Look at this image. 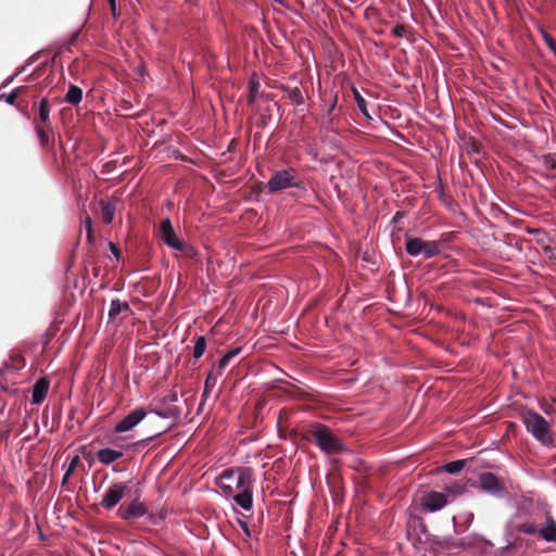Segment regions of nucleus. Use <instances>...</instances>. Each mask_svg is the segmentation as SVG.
Segmentation results:
<instances>
[{"label":"nucleus","mask_w":556,"mask_h":556,"mask_svg":"<svg viewBox=\"0 0 556 556\" xmlns=\"http://www.w3.org/2000/svg\"><path fill=\"white\" fill-rule=\"evenodd\" d=\"M302 439L315 443L327 454H339L344 450L340 439L336 437L329 427L319 422H313L302 429Z\"/></svg>","instance_id":"obj_1"},{"label":"nucleus","mask_w":556,"mask_h":556,"mask_svg":"<svg viewBox=\"0 0 556 556\" xmlns=\"http://www.w3.org/2000/svg\"><path fill=\"white\" fill-rule=\"evenodd\" d=\"M516 530L529 535H539L547 542H556V520L548 510L532 515L531 520L520 521Z\"/></svg>","instance_id":"obj_2"},{"label":"nucleus","mask_w":556,"mask_h":556,"mask_svg":"<svg viewBox=\"0 0 556 556\" xmlns=\"http://www.w3.org/2000/svg\"><path fill=\"white\" fill-rule=\"evenodd\" d=\"M521 419L528 432L545 445L553 443L551 426L539 413L528 409L521 414Z\"/></svg>","instance_id":"obj_3"},{"label":"nucleus","mask_w":556,"mask_h":556,"mask_svg":"<svg viewBox=\"0 0 556 556\" xmlns=\"http://www.w3.org/2000/svg\"><path fill=\"white\" fill-rule=\"evenodd\" d=\"M238 493L233 495V501L245 510H250L253 505V470L250 467L238 468L237 470Z\"/></svg>","instance_id":"obj_4"},{"label":"nucleus","mask_w":556,"mask_h":556,"mask_svg":"<svg viewBox=\"0 0 556 556\" xmlns=\"http://www.w3.org/2000/svg\"><path fill=\"white\" fill-rule=\"evenodd\" d=\"M303 188L294 168L277 170L267 182L268 193H277L288 188Z\"/></svg>","instance_id":"obj_5"},{"label":"nucleus","mask_w":556,"mask_h":556,"mask_svg":"<svg viewBox=\"0 0 556 556\" xmlns=\"http://www.w3.org/2000/svg\"><path fill=\"white\" fill-rule=\"evenodd\" d=\"M405 249L410 256L422 254L425 258H431L440 254L441 243L440 241H426L421 238H407Z\"/></svg>","instance_id":"obj_6"},{"label":"nucleus","mask_w":556,"mask_h":556,"mask_svg":"<svg viewBox=\"0 0 556 556\" xmlns=\"http://www.w3.org/2000/svg\"><path fill=\"white\" fill-rule=\"evenodd\" d=\"M127 484L124 482L113 483L103 494L100 505L105 509H112L124 497Z\"/></svg>","instance_id":"obj_7"},{"label":"nucleus","mask_w":556,"mask_h":556,"mask_svg":"<svg viewBox=\"0 0 556 556\" xmlns=\"http://www.w3.org/2000/svg\"><path fill=\"white\" fill-rule=\"evenodd\" d=\"M147 416V412L144 408L139 407L131 410L127 416H125L121 421H118L114 427V432L123 433L135 428L143 418Z\"/></svg>","instance_id":"obj_8"},{"label":"nucleus","mask_w":556,"mask_h":556,"mask_svg":"<svg viewBox=\"0 0 556 556\" xmlns=\"http://www.w3.org/2000/svg\"><path fill=\"white\" fill-rule=\"evenodd\" d=\"M148 509L143 503L138 500L129 504H123L117 509V515L124 520L137 519L147 514Z\"/></svg>","instance_id":"obj_9"},{"label":"nucleus","mask_w":556,"mask_h":556,"mask_svg":"<svg viewBox=\"0 0 556 556\" xmlns=\"http://www.w3.org/2000/svg\"><path fill=\"white\" fill-rule=\"evenodd\" d=\"M448 503L447 495L437 491L426 493L421 498L422 506L429 511H438Z\"/></svg>","instance_id":"obj_10"},{"label":"nucleus","mask_w":556,"mask_h":556,"mask_svg":"<svg viewBox=\"0 0 556 556\" xmlns=\"http://www.w3.org/2000/svg\"><path fill=\"white\" fill-rule=\"evenodd\" d=\"M159 236L170 249L177 247L178 242L182 240L177 236L169 218H165L160 223Z\"/></svg>","instance_id":"obj_11"},{"label":"nucleus","mask_w":556,"mask_h":556,"mask_svg":"<svg viewBox=\"0 0 556 556\" xmlns=\"http://www.w3.org/2000/svg\"><path fill=\"white\" fill-rule=\"evenodd\" d=\"M481 489L492 495H500L504 491V485L500 479L492 472H482L479 476Z\"/></svg>","instance_id":"obj_12"},{"label":"nucleus","mask_w":556,"mask_h":556,"mask_svg":"<svg viewBox=\"0 0 556 556\" xmlns=\"http://www.w3.org/2000/svg\"><path fill=\"white\" fill-rule=\"evenodd\" d=\"M48 390L49 381L46 378L38 379L33 387V404H40L47 396Z\"/></svg>","instance_id":"obj_13"},{"label":"nucleus","mask_w":556,"mask_h":556,"mask_svg":"<svg viewBox=\"0 0 556 556\" xmlns=\"http://www.w3.org/2000/svg\"><path fill=\"white\" fill-rule=\"evenodd\" d=\"M124 453L118 450L113 448H101L97 452V458L98 460L103 465H111L121 457H123Z\"/></svg>","instance_id":"obj_14"},{"label":"nucleus","mask_w":556,"mask_h":556,"mask_svg":"<svg viewBox=\"0 0 556 556\" xmlns=\"http://www.w3.org/2000/svg\"><path fill=\"white\" fill-rule=\"evenodd\" d=\"M101 218L105 225H110L115 215L116 206L112 201L101 199L99 202Z\"/></svg>","instance_id":"obj_15"},{"label":"nucleus","mask_w":556,"mask_h":556,"mask_svg":"<svg viewBox=\"0 0 556 556\" xmlns=\"http://www.w3.org/2000/svg\"><path fill=\"white\" fill-rule=\"evenodd\" d=\"M466 492V484L463 482H452L444 486V494L447 495L448 502L454 501L458 495Z\"/></svg>","instance_id":"obj_16"},{"label":"nucleus","mask_w":556,"mask_h":556,"mask_svg":"<svg viewBox=\"0 0 556 556\" xmlns=\"http://www.w3.org/2000/svg\"><path fill=\"white\" fill-rule=\"evenodd\" d=\"M38 118H39V122L43 126H47V128H50V126H51V123H50V106H49V101L46 98L41 99V101L39 102Z\"/></svg>","instance_id":"obj_17"},{"label":"nucleus","mask_w":556,"mask_h":556,"mask_svg":"<svg viewBox=\"0 0 556 556\" xmlns=\"http://www.w3.org/2000/svg\"><path fill=\"white\" fill-rule=\"evenodd\" d=\"M130 306L127 302H121L118 299H114L111 301L110 309H109V318L115 319L118 314L122 312H129Z\"/></svg>","instance_id":"obj_18"},{"label":"nucleus","mask_w":556,"mask_h":556,"mask_svg":"<svg viewBox=\"0 0 556 556\" xmlns=\"http://www.w3.org/2000/svg\"><path fill=\"white\" fill-rule=\"evenodd\" d=\"M260 80L255 74H253L249 79V93H248V103L252 104L255 102L258 90H260Z\"/></svg>","instance_id":"obj_19"},{"label":"nucleus","mask_w":556,"mask_h":556,"mask_svg":"<svg viewBox=\"0 0 556 556\" xmlns=\"http://www.w3.org/2000/svg\"><path fill=\"white\" fill-rule=\"evenodd\" d=\"M83 99V91L79 87L71 85L65 96V101L71 104H78Z\"/></svg>","instance_id":"obj_20"},{"label":"nucleus","mask_w":556,"mask_h":556,"mask_svg":"<svg viewBox=\"0 0 556 556\" xmlns=\"http://www.w3.org/2000/svg\"><path fill=\"white\" fill-rule=\"evenodd\" d=\"M241 348H235L230 351H228L218 362L217 365V371L218 375H222V371L225 369V367L230 363V361L236 357L240 352Z\"/></svg>","instance_id":"obj_21"},{"label":"nucleus","mask_w":556,"mask_h":556,"mask_svg":"<svg viewBox=\"0 0 556 556\" xmlns=\"http://www.w3.org/2000/svg\"><path fill=\"white\" fill-rule=\"evenodd\" d=\"M174 250L179 251L187 258H193L198 254L197 250L191 244L184 240L178 242L177 247H175Z\"/></svg>","instance_id":"obj_22"},{"label":"nucleus","mask_w":556,"mask_h":556,"mask_svg":"<svg viewBox=\"0 0 556 556\" xmlns=\"http://www.w3.org/2000/svg\"><path fill=\"white\" fill-rule=\"evenodd\" d=\"M36 132L39 137L40 143L42 147H46L50 142V132L52 131V128H47V126L36 124L35 126Z\"/></svg>","instance_id":"obj_23"},{"label":"nucleus","mask_w":556,"mask_h":556,"mask_svg":"<svg viewBox=\"0 0 556 556\" xmlns=\"http://www.w3.org/2000/svg\"><path fill=\"white\" fill-rule=\"evenodd\" d=\"M353 96L359 111L364 114L365 117L370 119L371 116L367 110V102L356 88H353Z\"/></svg>","instance_id":"obj_24"},{"label":"nucleus","mask_w":556,"mask_h":556,"mask_svg":"<svg viewBox=\"0 0 556 556\" xmlns=\"http://www.w3.org/2000/svg\"><path fill=\"white\" fill-rule=\"evenodd\" d=\"M216 382H217L216 377H214L212 372H208L206 376L205 382H204V389H203V393H202L203 400H206L208 397L210 393L216 386Z\"/></svg>","instance_id":"obj_25"},{"label":"nucleus","mask_w":556,"mask_h":556,"mask_svg":"<svg viewBox=\"0 0 556 556\" xmlns=\"http://www.w3.org/2000/svg\"><path fill=\"white\" fill-rule=\"evenodd\" d=\"M26 91V87L25 86H20L15 89H13L11 91V93L9 94H2L0 96V98H4L5 99V102L9 103L10 105H14L15 104V101L16 99Z\"/></svg>","instance_id":"obj_26"},{"label":"nucleus","mask_w":556,"mask_h":556,"mask_svg":"<svg viewBox=\"0 0 556 556\" xmlns=\"http://www.w3.org/2000/svg\"><path fill=\"white\" fill-rule=\"evenodd\" d=\"M205 349H206V339H205V337H203V336L198 337L197 340H195L194 348H193V356H194V358H200L204 354Z\"/></svg>","instance_id":"obj_27"},{"label":"nucleus","mask_w":556,"mask_h":556,"mask_svg":"<svg viewBox=\"0 0 556 556\" xmlns=\"http://www.w3.org/2000/svg\"><path fill=\"white\" fill-rule=\"evenodd\" d=\"M466 462L464 459L454 460L444 465V470L448 473H458L465 467Z\"/></svg>","instance_id":"obj_28"},{"label":"nucleus","mask_w":556,"mask_h":556,"mask_svg":"<svg viewBox=\"0 0 556 556\" xmlns=\"http://www.w3.org/2000/svg\"><path fill=\"white\" fill-rule=\"evenodd\" d=\"M288 98L290 101L294 102L298 105L304 104V97L300 88L295 87L289 90Z\"/></svg>","instance_id":"obj_29"},{"label":"nucleus","mask_w":556,"mask_h":556,"mask_svg":"<svg viewBox=\"0 0 556 556\" xmlns=\"http://www.w3.org/2000/svg\"><path fill=\"white\" fill-rule=\"evenodd\" d=\"M543 164L546 169H549V170L556 169V155H554V154L544 155Z\"/></svg>","instance_id":"obj_30"},{"label":"nucleus","mask_w":556,"mask_h":556,"mask_svg":"<svg viewBox=\"0 0 556 556\" xmlns=\"http://www.w3.org/2000/svg\"><path fill=\"white\" fill-rule=\"evenodd\" d=\"M408 31H409V28L407 26L400 25V24L395 25L391 30L392 35L397 38H402V37L406 36L408 34Z\"/></svg>","instance_id":"obj_31"},{"label":"nucleus","mask_w":556,"mask_h":556,"mask_svg":"<svg viewBox=\"0 0 556 556\" xmlns=\"http://www.w3.org/2000/svg\"><path fill=\"white\" fill-rule=\"evenodd\" d=\"M542 37L546 46L556 54V41L547 31L542 30Z\"/></svg>","instance_id":"obj_32"},{"label":"nucleus","mask_w":556,"mask_h":556,"mask_svg":"<svg viewBox=\"0 0 556 556\" xmlns=\"http://www.w3.org/2000/svg\"><path fill=\"white\" fill-rule=\"evenodd\" d=\"M79 462H80L79 456L78 455L74 456L71 459L70 465L66 470L73 473L74 470L76 469V467L78 466Z\"/></svg>","instance_id":"obj_33"},{"label":"nucleus","mask_w":556,"mask_h":556,"mask_svg":"<svg viewBox=\"0 0 556 556\" xmlns=\"http://www.w3.org/2000/svg\"><path fill=\"white\" fill-rule=\"evenodd\" d=\"M109 248H110V251L112 252V254L118 260L121 256H122V252L121 250L118 249V247L113 243V242H110L109 243Z\"/></svg>","instance_id":"obj_34"},{"label":"nucleus","mask_w":556,"mask_h":556,"mask_svg":"<svg viewBox=\"0 0 556 556\" xmlns=\"http://www.w3.org/2000/svg\"><path fill=\"white\" fill-rule=\"evenodd\" d=\"M178 397H177V393L176 392H170L169 394L165 395L162 400V402L164 403H173V402H177Z\"/></svg>","instance_id":"obj_35"},{"label":"nucleus","mask_w":556,"mask_h":556,"mask_svg":"<svg viewBox=\"0 0 556 556\" xmlns=\"http://www.w3.org/2000/svg\"><path fill=\"white\" fill-rule=\"evenodd\" d=\"M540 406H541V408L543 409V412H544L545 414H547V415H548V414H552V413H553V404H551V403H547V402L543 401V402H541V405H540Z\"/></svg>","instance_id":"obj_36"},{"label":"nucleus","mask_w":556,"mask_h":556,"mask_svg":"<svg viewBox=\"0 0 556 556\" xmlns=\"http://www.w3.org/2000/svg\"><path fill=\"white\" fill-rule=\"evenodd\" d=\"M239 526L244 532V534L250 538L251 536V530L249 528V525L245 521L239 520Z\"/></svg>","instance_id":"obj_37"},{"label":"nucleus","mask_w":556,"mask_h":556,"mask_svg":"<svg viewBox=\"0 0 556 556\" xmlns=\"http://www.w3.org/2000/svg\"><path fill=\"white\" fill-rule=\"evenodd\" d=\"M220 488L226 496H232L233 497V489L230 485H225L220 483Z\"/></svg>","instance_id":"obj_38"},{"label":"nucleus","mask_w":556,"mask_h":556,"mask_svg":"<svg viewBox=\"0 0 556 556\" xmlns=\"http://www.w3.org/2000/svg\"><path fill=\"white\" fill-rule=\"evenodd\" d=\"M108 2L110 4V9H111L113 17L116 18L118 16L117 8H116V1L115 0H108Z\"/></svg>","instance_id":"obj_39"},{"label":"nucleus","mask_w":556,"mask_h":556,"mask_svg":"<svg viewBox=\"0 0 556 556\" xmlns=\"http://www.w3.org/2000/svg\"><path fill=\"white\" fill-rule=\"evenodd\" d=\"M87 241L91 244L93 242V230L92 227H87Z\"/></svg>","instance_id":"obj_40"},{"label":"nucleus","mask_w":556,"mask_h":556,"mask_svg":"<svg viewBox=\"0 0 556 556\" xmlns=\"http://www.w3.org/2000/svg\"><path fill=\"white\" fill-rule=\"evenodd\" d=\"M84 223H85V227L86 228L87 227H92V220H91L89 215H86Z\"/></svg>","instance_id":"obj_41"},{"label":"nucleus","mask_w":556,"mask_h":556,"mask_svg":"<svg viewBox=\"0 0 556 556\" xmlns=\"http://www.w3.org/2000/svg\"><path fill=\"white\" fill-rule=\"evenodd\" d=\"M233 477V471H226L222 475L220 479H230Z\"/></svg>","instance_id":"obj_42"},{"label":"nucleus","mask_w":556,"mask_h":556,"mask_svg":"<svg viewBox=\"0 0 556 556\" xmlns=\"http://www.w3.org/2000/svg\"><path fill=\"white\" fill-rule=\"evenodd\" d=\"M440 198L441 200L444 202V203H447L448 200H451L450 197H446L445 193L443 192V189L441 188V191H440Z\"/></svg>","instance_id":"obj_43"},{"label":"nucleus","mask_w":556,"mask_h":556,"mask_svg":"<svg viewBox=\"0 0 556 556\" xmlns=\"http://www.w3.org/2000/svg\"><path fill=\"white\" fill-rule=\"evenodd\" d=\"M73 473L70 472V471H65L64 476H63V479H62V484H65L68 480V478L72 476Z\"/></svg>","instance_id":"obj_44"},{"label":"nucleus","mask_w":556,"mask_h":556,"mask_svg":"<svg viewBox=\"0 0 556 556\" xmlns=\"http://www.w3.org/2000/svg\"><path fill=\"white\" fill-rule=\"evenodd\" d=\"M153 412H155V414H157V415H159V416H161V417H167V416H168L166 413H163V412L157 410V409H155V408L153 409Z\"/></svg>","instance_id":"obj_45"},{"label":"nucleus","mask_w":556,"mask_h":556,"mask_svg":"<svg viewBox=\"0 0 556 556\" xmlns=\"http://www.w3.org/2000/svg\"><path fill=\"white\" fill-rule=\"evenodd\" d=\"M336 104H337V100H334V102H333V103H332V105L330 106V109H329V114H331V113H332V111H333V110H334V108H336Z\"/></svg>","instance_id":"obj_46"},{"label":"nucleus","mask_w":556,"mask_h":556,"mask_svg":"<svg viewBox=\"0 0 556 556\" xmlns=\"http://www.w3.org/2000/svg\"><path fill=\"white\" fill-rule=\"evenodd\" d=\"M538 231H540V230H539V229H529V230H528V232H529V233H535V232H538Z\"/></svg>","instance_id":"obj_47"},{"label":"nucleus","mask_w":556,"mask_h":556,"mask_svg":"<svg viewBox=\"0 0 556 556\" xmlns=\"http://www.w3.org/2000/svg\"><path fill=\"white\" fill-rule=\"evenodd\" d=\"M275 2L282 3V0H274Z\"/></svg>","instance_id":"obj_48"},{"label":"nucleus","mask_w":556,"mask_h":556,"mask_svg":"<svg viewBox=\"0 0 556 556\" xmlns=\"http://www.w3.org/2000/svg\"><path fill=\"white\" fill-rule=\"evenodd\" d=\"M424 556H426V555H424Z\"/></svg>","instance_id":"obj_49"}]
</instances>
